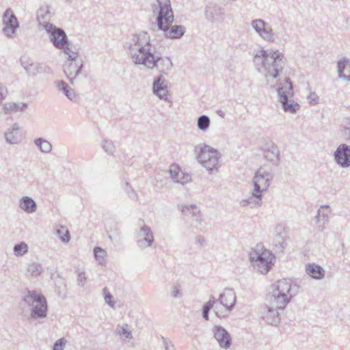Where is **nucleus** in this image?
<instances>
[{
  "mask_svg": "<svg viewBox=\"0 0 350 350\" xmlns=\"http://www.w3.org/2000/svg\"><path fill=\"white\" fill-rule=\"evenodd\" d=\"M318 99V96L314 92L310 93V95L308 96V103L311 105L317 104Z\"/></svg>",
  "mask_w": 350,
  "mask_h": 350,
  "instance_id": "5fc2aeb1",
  "label": "nucleus"
},
{
  "mask_svg": "<svg viewBox=\"0 0 350 350\" xmlns=\"http://www.w3.org/2000/svg\"><path fill=\"white\" fill-rule=\"evenodd\" d=\"M118 333L120 335L124 336L126 338H131L132 337L131 332L128 331L124 327H121L120 329H118Z\"/></svg>",
  "mask_w": 350,
  "mask_h": 350,
  "instance_id": "864d4df0",
  "label": "nucleus"
},
{
  "mask_svg": "<svg viewBox=\"0 0 350 350\" xmlns=\"http://www.w3.org/2000/svg\"><path fill=\"white\" fill-rule=\"evenodd\" d=\"M252 28L266 42H274L275 34L271 25L262 19H255L251 23Z\"/></svg>",
  "mask_w": 350,
  "mask_h": 350,
  "instance_id": "ddd939ff",
  "label": "nucleus"
},
{
  "mask_svg": "<svg viewBox=\"0 0 350 350\" xmlns=\"http://www.w3.org/2000/svg\"><path fill=\"white\" fill-rule=\"evenodd\" d=\"M77 274V285L83 287L87 282V277L85 271L77 270L76 271Z\"/></svg>",
  "mask_w": 350,
  "mask_h": 350,
  "instance_id": "37998d69",
  "label": "nucleus"
},
{
  "mask_svg": "<svg viewBox=\"0 0 350 350\" xmlns=\"http://www.w3.org/2000/svg\"><path fill=\"white\" fill-rule=\"evenodd\" d=\"M34 144L42 152L49 153L52 150L51 144L46 139L42 137L36 139L34 140Z\"/></svg>",
  "mask_w": 350,
  "mask_h": 350,
  "instance_id": "2f4dec72",
  "label": "nucleus"
},
{
  "mask_svg": "<svg viewBox=\"0 0 350 350\" xmlns=\"http://www.w3.org/2000/svg\"><path fill=\"white\" fill-rule=\"evenodd\" d=\"M106 255V251L100 247H95L94 248V258L100 265H102L105 262V258Z\"/></svg>",
  "mask_w": 350,
  "mask_h": 350,
  "instance_id": "e433bc0d",
  "label": "nucleus"
},
{
  "mask_svg": "<svg viewBox=\"0 0 350 350\" xmlns=\"http://www.w3.org/2000/svg\"><path fill=\"white\" fill-rule=\"evenodd\" d=\"M299 286L286 279L278 280L274 285L269 304L282 310L291 299L299 293Z\"/></svg>",
  "mask_w": 350,
  "mask_h": 350,
  "instance_id": "20e7f679",
  "label": "nucleus"
},
{
  "mask_svg": "<svg viewBox=\"0 0 350 350\" xmlns=\"http://www.w3.org/2000/svg\"><path fill=\"white\" fill-rule=\"evenodd\" d=\"M21 65L29 75L35 76L38 73L45 72L49 67L43 64L33 62L28 57H22L21 59Z\"/></svg>",
  "mask_w": 350,
  "mask_h": 350,
  "instance_id": "aec40b11",
  "label": "nucleus"
},
{
  "mask_svg": "<svg viewBox=\"0 0 350 350\" xmlns=\"http://www.w3.org/2000/svg\"><path fill=\"white\" fill-rule=\"evenodd\" d=\"M274 244L275 247L278 249V250L282 252L286 246V243L285 241L284 236L277 232L275 235Z\"/></svg>",
  "mask_w": 350,
  "mask_h": 350,
  "instance_id": "58836bf2",
  "label": "nucleus"
},
{
  "mask_svg": "<svg viewBox=\"0 0 350 350\" xmlns=\"http://www.w3.org/2000/svg\"><path fill=\"white\" fill-rule=\"evenodd\" d=\"M236 301V293L232 288H226L217 299V302L219 301L225 308V312H228L233 310Z\"/></svg>",
  "mask_w": 350,
  "mask_h": 350,
  "instance_id": "a211bd4d",
  "label": "nucleus"
},
{
  "mask_svg": "<svg viewBox=\"0 0 350 350\" xmlns=\"http://www.w3.org/2000/svg\"><path fill=\"white\" fill-rule=\"evenodd\" d=\"M66 96L72 102H77V98H78V96L76 94L74 89L71 88L70 87V88L68 89V90L67 91L66 94Z\"/></svg>",
  "mask_w": 350,
  "mask_h": 350,
  "instance_id": "3c124183",
  "label": "nucleus"
},
{
  "mask_svg": "<svg viewBox=\"0 0 350 350\" xmlns=\"http://www.w3.org/2000/svg\"><path fill=\"white\" fill-rule=\"evenodd\" d=\"M108 233L111 234L112 235H116L115 228L113 230L111 229L109 231H108Z\"/></svg>",
  "mask_w": 350,
  "mask_h": 350,
  "instance_id": "052dcab7",
  "label": "nucleus"
},
{
  "mask_svg": "<svg viewBox=\"0 0 350 350\" xmlns=\"http://www.w3.org/2000/svg\"><path fill=\"white\" fill-rule=\"evenodd\" d=\"M101 146L104 151L108 154L112 155L116 150V147L111 140L104 139L102 141Z\"/></svg>",
  "mask_w": 350,
  "mask_h": 350,
  "instance_id": "4c0bfd02",
  "label": "nucleus"
},
{
  "mask_svg": "<svg viewBox=\"0 0 350 350\" xmlns=\"http://www.w3.org/2000/svg\"><path fill=\"white\" fill-rule=\"evenodd\" d=\"M13 251L16 256H22L27 253L28 245L25 242H21L14 246Z\"/></svg>",
  "mask_w": 350,
  "mask_h": 350,
  "instance_id": "c9c22d12",
  "label": "nucleus"
},
{
  "mask_svg": "<svg viewBox=\"0 0 350 350\" xmlns=\"http://www.w3.org/2000/svg\"><path fill=\"white\" fill-rule=\"evenodd\" d=\"M262 193H256L255 189H254L250 196L246 199L242 200L240 202V205L243 207L247 206L248 205L251 206V207L259 206L262 204Z\"/></svg>",
  "mask_w": 350,
  "mask_h": 350,
  "instance_id": "c756f323",
  "label": "nucleus"
},
{
  "mask_svg": "<svg viewBox=\"0 0 350 350\" xmlns=\"http://www.w3.org/2000/svg\"><path fill=\"white\" fill-rule=\"evenodd\" d=\"M217 113L218 116H219L221 118H224L225 116V113L224 111H223L222 110H218L217 111Z\"/></svg>",
  "mask_w": 350,
  "mask_h": 350,
  "instance_id": "bf43d9fd",
  "label": "nucleus"
},
{
  "mask_svg": "<svg viewBox=\"0 0 350 350\" xmlns=\"http://www.w3.org/2000/svg\"><path fill=\"white\" fill-rule=\"evenodd\" d=\"M77 57L72 59L68 56V61L64 65V72L70 83H74L75 78L81 72L83 64L77 59Z\"/></svg>",
  "mask_w": 350,
  "mask_h": 350,
  "instance_id": "dca6fc26",
  "label": "nucleus"
},
{
  "mask_svg": "<svg viewBox=\"0 0 350 350\" xmlns=\"http://www.w3.org/2000/svg\"><path fill=\"white\" fill-rule=\"evenodd\" d=\"M204 16L211 23H223L226 17V10L221 5L209 2L205 7Z\"/></svg>",
  "mask_w": 350,
  "mask_h": 350,
  "instance_id": "f8f14e48",
  "label": "nucleus"
},
{
  "mask_svg": "<svg viewBox=\"0 0 350 350\" xmlns=\"http://www.w3.org/2000/svg\"><path fill=\"white\" fill-rule=\"evenodd\" d=\"M27 273L32 277L39 276L42 272V267L38 262H31L28 264Z\"/></svg>",
  "mask_w": 350,
  "mask_h": 350,
  "instance_id": "473e14b6",
  "label": "nucleus"
},
{
  "mask_svg": "<svg viewBox=\"0 0 350 350\" xmlns=\"http://www.w3.org/2000/svg\"><path fill=\"white\" fill-rule=\"evenodd\" d=\"M192 219L198 223L199 224H201L202 221L201 213L198 214L196 216L192 217Z\"/></svg>",
  "mask_w": 350,
  "mask_h": 350,
  "instance_id": "6e6d98bb",
  "label": "nucleus"
},
{
  "mask_svg": "<svg viewBox=\"0 0 350 350\" xmlns=\"http://www.w3.org/2000/svg\"><path fill=\"white\" fill-rule=\"evenodd\" d=\"M280 311H282V310L269 304L261 306L259 308L258 313L260 318L267 323L277 326L281 320Z\"/></svg>",
  "mask_w": 350,
  "mask_h": 350,
  "instance_id": "9b49d317",
  "label": "nucleus"
},
{
  "mask_svg": "<svg viewBox=\"0 0 350 350\" xmlns=\"http://www.w3.org/2000/svg\"><path fill=\"white\" fill-rule=\"evenodd\" d=\"M19 207L27 213H33L37 210L36 201L29 196H24L19 200Z\"/></svg>",
  "mask_w": 350,
  "mask_h": 350,
  "instance_id": "bb28decb",
  "label": "nucleus"
},
{
  "mask_svg": "<svg viewBox=\"0 0 350 350\" xmlns=\"http://www.w3.org/2000/svg\"><path fill=\"white\" fill-rule=\"evenodd\" d=\"M131 55L133 62L143 65L148 68H157L161 72L166 74L173 66L167 57H161L150 44V38L146 31L133 34L127 38L124 45Z\"/></svg>",
  "mask_w": 350,
  "mask_h": 350,
  "instance_id": "f257e3e1",
  "label": "nucleus"
},
{
  "mask_svg": "<svg viewBox=\"0 0 350 350\" xmlns=\"http://www.w3.org/2000/svg\"><path fill=\"white\" fill-rule=\"evenodd\" d=\"M277 229L282 230V227H277L276 230Z\"/></svg>",
  "mask_w": 350,
  "mask_h": 350,
  "instance_id": "680f3d73",
  "label": "nucleus"
},
{
  "mask_svg": "<svg viewBox=\"0 0 350 350\" xmlns=\"http://www.w3.org/2000/svg\"><path fill=\"white\" fill-rule=\"evenodd\" d=\"M217 299L211 296L209 300L205 303L202 306V311L209 312L210 310L214 307L216 304Z\"/></svg>",
  "mask_w": 350,
  "mask_h": 350,
  "instance_id": "c03bdc74",
  "label": "nucleus"
},
{
  "mask_svg": "<svg viewBox=\"0 0 350 350\" xmlns=\"http://www.w3.org/2000/svg\"><path fill=\"white\" fill-rule=\"evenodd\" d=\"M3 32L8 38H12L19 27V23L11 8H8L3 15Z\"/></svg>",
  "mask_w": 350,
  "mask_h": 350,
  "instance_id": "2eb2a0df",
  "label": "nucleus"
},
{
  "mask_svg": "<svg viewBox=\"0 0 350 350\" xmlns=\"http://www.w3.org/2000/svg\"><path fill=\"white\" fill-rule=\"evenodd\" d=\"M23 301L29 306L31 319H39L46 317L47 301L41 293L27 289L24 293Z\"/></svg>",
  "mask_w": 350,
  "mask_h": 350,
  "instance_id": "0eeeda50",
  "label": "nucleus"
},
{
  "mask_svg": "<svg viewBox=\"0 0 350 350\" xmlns=\"http://www.w3.org/2000/svg\"><path fill=\"white\" fill-rule=\"evenodd\" d=\"M5 139L9 144H17L21 141L20 129L17 123H14L12 128L8 129L5 134Z\"/></svg>",
  "mask_w": 350,
  "mask_h": 350,
  "instance_id": "393cba45",
  "label": "nucleus"
},
{
  "mask_svg": "<svg viewBox=\"0 0 350 350\" xmlns=\"http://www.w3.org/2000/svg\"><path fill=\"white\" fill-rule=\"evenodd\" d=\"M214 311H215V315L219 318H221V317H224L226 316V314L222 311H219L218 310L217 306L215 307Z\"/></svg>",
  "mask_w": 350,
  "mask_h": 350,
  "instance_id": "4d7b16f0",
  "label": "nucleus"
},
{
  "mask_svg": "<svg viewBox=\"0 0 350 350\" xmlns=\"http://www.w3.org/2000/svg\"><path fill=\"white\" fill-rule=\"evenodd\" d=\"M161 340L165 350H176L174 345L169 338L162 336Z\"/></svg>",
  "mask_w": 350,
  "mask_h": 350,
  "instance_id": "09e8293b",
  "label": "nucleus"
},
{
  "mask_svg": "<svg viewBox=\"0 0 350 350\" xmlns=\"http://www.w3.org/2000/svg\"><path fill=\"white\" fill-rule=\"evenodd\" d=\"M51 18L50 7L48 5H42L36 13V18L39 26L44 29V23H51L49 21Z\"/></svg>",
  "mask_w": 350,
  "mask_h": 350,
  "instance_id": "cd10ccee",
  "label": "nucleus"
},
{
  "mask_svg": "<svg viewBox=\"0 0 350 350\" xmlns=\"http://www.w3.org/2000/svg\"><path fill=\"white\" fill-rule=\"evenodd\" d=\"M124 191L126 193L129 198L133 201H137L138 199V196L135 191L131 187V186L128 183H126Z\"/></svg>",
  "mask_w": 350,
  "mask_h": 350,
  "instance_id": "a19ab883",
  "label": "nucleus"
},
{
  "mask_svg": "<svg viewBox=\"0 0 350 350\" xmlns=\"http://www.w3.org/2000/svg\"><path fill=\"white\" fill-rule=\"evenodd\" d=\"M263 154L265 158L269 161L278 163L280 160V150L274 144L267 146L264 150Z\"/></svg>",
  "mask_w": 350,
  "mask_h": 350,
  "instance_id": "c85d7f7f",
  "label": "nucleus"
},
{
  "mask_svg": "<svg viewBox=\"0 0 350 350\" xmlns=\"http://www.w3.org/2000/svg\"><path fill=\"white\" fill-rule=\"evenodd\" d=\"M55 86L58 91L62 92L65 96L67 91L70 88L68 85L64 81H55Z\"/></svg>",
  "mask_w": 350,
  "mask_h": 350,
  "instance_id": "a18cd8bd",
  "label": "nucleus"
},
{
  "mask_svg": "<svg viewBox=\"0 0 350 350\" xmlns=\"http://www.w3.org/2000/svg\"><path fill=\"white\" fill-rule=\"evenodd\" d=\"M152 8L153 13L157 14L158 29L164 31L166 38L179 39L183 37L185 33V27L180 25H172L174 16L170 0H157Z\"/></svg>",
  "mask_w": 350,
  "mask_h": 350,
  "instance_id": "f03ea898",
  "label": "nucleus"
},
{
  "mask_svg": "<svg viewBox=\"0 0 350 350\" xmlns=\"http://www.w3.org/2000/svg\"><path fill=\"white\" fill-rule=\"evenodd\" d=\"M198 161L210 173L217 171L219 165L221 154L219 152L208 145H198L196 147Z\"/></svg>",
  "mask_w": 350,
  "mask_h": 350,
  "instance_id": "6e6552de",
  "label": "nucleus"
},
{
  "mask_svg": "<svg viewBox=\"0 0 350 350\" xmlns=\"http://www.w3.org/2000/svg\"><path fill=\"white\" fill-rule=\"evenodd\" d=\"M28 107L26 103H5L3 105V111L5 114H11L18 111H24Z\"/></svg>",
  "mask_w": 350,
  "mask_h": 350,
  "instance_id": "7c9ffc66",
  "label": "nucleus"
},
{
  "mask_svg": "<svg viewBox=\"0 0 350 350\" xmlns=\"http://www.w3.org/2000/svg\"><path fill=\"white\" fill-rule=\"evenodd\" d=\"M57 234L59 235L60 240L64 243H68L70 241V232L63 227L57 230Z\"/></svg>",
  "mask_w": 350,
  "mask_h": 350,
  "instance_id": "ea45409f",
  "label": "nucleus"
},
{
  "mask_svg": "<svg viewBox=\"0 0 350 350\" xmlns=\"http://www.w3.org/2000/svg\"><path fill=\"white\" fill-rule=\"evenodd\" d=\"M273 179V175L263 167H260L253 177L254 189L256 193H262L266 191Z\"/></svg>",
  "mask_w": 350,
  "mask_h": 350,
  "instance_id": "9d476101",
  "label": "nucleus"
},
{
  "mask_svg": "<svg viewBox=\"0 0 350 350\" xmlns=\"http://www.w3.org/2000/svg\"><path fill=\"white\" fill-rule=\"evenodd\" d=\"M136 243L141 250L152 247L154 243V235L150 226L144 224L135 234Z\"/></svg>",
  "mask_w": 350,
  "mask_h": 350,
  "instance_id": "4468645a",
  "label": "nucleus"
},
{
  "mask_svg": "<svg viewBox=\"0 0 350 350\" xmlns=\"http://www.w3.org/2000/svg\"><path fill=\"white\" fill-rule=\"evenodd\" d=\"M170 176L174 182L184 185L191 180V176L184 173L177 165H171L169 170Z\"/></svg>",
  "mask_w": 350,
  "mask_h": 350,
  "instance_id": "4be33fe9",
  "label": "nucleus"
},
{
  "mask_svg": "<svg viewBox=\"0 0 350 350\" xmlns=\"http://www.w3.org/2000/svg\"><path fill=\"white\" fill-rule=\"evenodd\" d=\"M179 209L185 215H191V217L196 216L200 213L199 208L196 205H180L178 206Z\"/></svg>",
  "mask_w": 350,
  "mask_h": 350,
  "instance_id": "72a5a7b5",
  "label": "nucleus"
},
{
  "mask_svg": "<svg viewBox=\"0 0 350 350\" xmlns=\"http://www.w3.org/2000/svg\"><path fill=\"white\" fill-rule=\"evenodd\" d=\"M275 257L262 243H258L250 253V260L255 271L261 273H267L274 265Z\"/></svg>",
  "mask_w": 350,
  "mask_h": 350,
  "instance_id": "39448f33",
  "label": "nucleus"
},
{
  "mask_svg": "<svg viewBox=\"0 0 350 350\" xmlns=\"http://www.w3.org/2000/svg\"><path fill=\"white\" fill-rule=\"evenodd\" d=\"M104 299L105 302L112 308H115V301H113V295L107 291V288L105 287L103 289Z\"/></svg>",
  "mask_w": 350,
  "mask_h": 350,
  "instance_id": "79ce46f5",
  "label": "nucleus"
},
{
  "mask_svg": "<svg viewBox=\"0 0 350 350\" xmlns=\"http://www.w3.org/2000/svg\"><path fill=\"white\" fill-rule=\"evenodd\" d=\"M198 127L202 131H206L210 126V118L206 115H202L198 118Z\"/></svg>",
  "mask_w": 350,
  "mask_h": 350,
  "instance_id": "f704fd0d",
  "label": "nucleus"
},
{
  "mask_svg": "<svg viewBox=\"0 0 350 350\" xmlns=\"http://www.w3.org/2000/svg\"><path fill=\"white\" fill-rule=\"evenodd\" d=\"M208 314H209V312L202 311V317H203L205 320H206V321H208V320L209 319V316H208Z\"/></svg>",
  "mask_w": 350,
  "mask_h": 350,
  "instance_id": "13d9d810",
  "label": "nucleus"
},
{
  "mask_svg": "<svg viewBox=\"0 0 350 350\" xmlns=\"http://www.w3.org/2000/svg\"><path fill=\"white\" fill-rule=\"evenodd\" d=\"M196 244L202 247L206 245V241L204 237L202 235H197L195 238Z\"/></svg>",
  "mask_w": 350,
  "mask_h": 350,
  "instance_id": "603ef678",
  "label": "nucleus"
},
{
  "mask_svg": "<svg viewBox=\"0 0 350 350\" xmlns=\"http://www.w3.org/2000/svg\"><path fill=\"white\" fill-rule=\"evenodd\" d=\"M116 235H112L111 234L108 233V238L111 241V243H117L120 240V230L118 228H115Z\"/></svg>",
  "mask_w": 350,
  "mask_h": 350,
  "instance_id": "de8ad7c7",
  "label": "nucleus"
},
{
  "mask_svg": "<svg viewBox=\"0 0 350 350\" xmlns=\"http://www.w3.org/2000/svg\"><path fill=\"white\" fill-rule=\"evenodd\" d=\"M305 271L308 275L314 280H321L325 276V270L315 263H308L305 265Z\"/></svg>",
  "mask_w": 350,
  "mask_h": 350,
  "instance_id": "a878e982",
  "label": "nucleus"
},
{
  "mask_svg": "<svg viewBox=\"0 0 350 350\" xmlns=\"http://www.w3.org/2000/svg\"><path fill=\"white\" fill-rule=\"evenodd\" d=\"M171 295L174 298H179L181 297L180 286L179 284L172 286Z\"/></svg>",
  "mask_w": 350,
  "mask_h": 350,
  "instance_id": "8fccbe9b",
  "label": "nucleus"
},
{
  "mask_svg": "<svg viewBox=\"0 0 350 350\" xmlns=\"http://www.w3.org/2000/svg\"><path fill=\"white\" fill-rule=\"evenodd\" d=\"M331 213V208L329 205H321L317 211V215L315 216L316 223L323 221V225L318 226V230L323 231L325 228L324 225L327 224L329 221V215Z\"/></svg>",
  "mask_w": 350,
  "mask_h": 350,
  "instance_id": "b1692460",
  "label": "nucleus"
},
{
  "mask_svg": "<svg viewBox=\"0 0 350 350\" xmlns=\"http://www.w3.org/2000/svg\"><path fill=\"white\" fill-rule=\"evenodd\" d=\"M153 92L161 99L167 100V81L163 75L157 77L152 84Z\"/></svg>",
  "mask_w": 350,
  "mask_h": 350,
  "instance_id": "412c9836",
  "label": "nucleus"
},
{
  "mask_svg": "<svg viewBox=\"0 0 350 350\" xmlns=\"http://www.w3.org/2000/svg\"><path fill=\"white\" fill-rule=\"evenodd\" d=\"M66 344L65 338H62L56 340L53 345V350H63Z\"/></svg>",
  "mask_w": 350,
  "mask_h": 350,
  "instance_id": "49530a36",
  "label": "nucleus"
},
{
  "mask_svg": "<svg viewBox=\"0 0 350 350\" xmlns=\"http://www.w3.org/2000/svg\"><path fill=\"white\" fill-rule=\"evenodd\" d=\"M278 101L282 104L283 110L286 113H295L299 109L297 103L291 99L293 96V84L289 78H286L277 88Z\"/></svg>",
  "mask_w": 350,
  "mask_h": 350,
  "instance_id": "1a4fd4ad",
  "label": "nucleus"
},
{
  "mask_svg": "<svg viewBox=\"0 0 350 350\" xmlns=\"http://www.w3.org/2000/svg\"><path fill=\"white\" fill-rule=\"evenodd\" d=\"M338 78L350 81V59L342 57L337 62Z\"/></svg>",
  "mask_w": 350,
  "mask_h": 350,
  "instance_id": "5701e85b",
  "label": "nucleus"
},
{
  "mask_svg": "<svg viewBox=\"0 0 350 350\" xmlns=\"http://www.w3.org/2000/svg\"><path fill=\"white\" fill-rule=\"evenodd\" d=\"M336 163L343 168L350 166V146L346 144H340L334 153Z\"/></svg>",
  "mask_w": 350,
  "mask_h": 350,
  "instance_id": "f3484780",
  "label": "nucleus"
},
{
  "mask_svg": "<svg viewBox=\"0 0 350 350\" xmlns=\"http://www.w3.org/2000/svg\"><path fill=\"white\" fill-rule=\"evenodd\" d=\"M254 62L258 72H261L262 68L265 70L267 79L269 77L275 79L280 76L285 65L284 55L278 50L264 49L256 52Z\"/></svg>",
  "mask_w": 350,
  "mask_h": 350,
  "instance_id": "7ed1b4c3",
  "label": "nucleus"
},
{
  "mask_svg": "<svg viewBox=\"0 0 350 350\" xmlns=\"http://www.w3.org/2000/svg\"><path fill=\"white\" fill-rule=\"evenodd\" d=\"M44 29L48 33L50 42L56 49L62 50L72 59L78 56L77 53L72 49L68 36L63 29L52 23H44Z\"/></svg>",
  "mask_w": 350,
  "mask_h": 350,
  "instance_id": "423d86ee",
  "label": "nucleus"
},
{
  "mask_svg": "<svg viewBox=\"0 0 350 350\" xmlns=\"http://www.w3.org/2000/svg\"><path fill=\"white\" fill-rule=\"evenodd\" d=\"M214 338L222 349H228L232 344V338L229 332L221 325H215L213 328Z\"/></svg>",
  "mask_w": 350,
  "mask_h": 350,
  "instance_id": "6ab92c4d",
  "label": "nucleus"
}]
</instances>
